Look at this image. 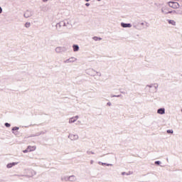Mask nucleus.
<instances>
[{"instance_id":"nucleus-1","label":"nucleus","mask_w":182,"mask_h":182,"mask_svg":"<svg viewBox=\"0 0 182 182\" xmlns=\"http://www.w3.org/2000/svg\"><path fill=\"white\" fill-rule=\"evenodd\" d=\"M168 5L170 8H173V9H178V8H180V4H178V2L170 1L168 2Z\"/></svg>"},{"instance_id":"nucleus-2","label":"nucleus","mask_w":182,"mask_h":182,"mask_svg":"<svg viewBox=\"0 0 182 182\" xmlns=\"http://www.w3.org/2000/svg\"><path fill=\"white\" fill-rule=\"evenodd\" d=\"M161 11H162L163 14H165V15H166L167 14H171V11L170 9H168V7H167V6L162 7Z\"/></svg>"},{"instance_id":"nucleus-3","label":"nucleus","mask_w":182,"mask_h":182,"mask_svg":"<svg viewBox=\"0 0 182 182\" xmlns=\"http://www.w3.org/2000/svg\"><path fill=\"white\" fill-rule=\"evenodd\" d=\"M77 119H79L78 116L73 117L69 119V123H75Z\"/></svg>"},{"instance_id":"nucleus-4","label":"nucleus","mask_w":182,"mask_h":182,"mask_svg":"<svg viewBox=\"0 0 182 182\" xmlns=\"http://www.w3.org/2000/svg\"><path fill=\"white\" fill-rule=\"evenodd\" d=\"M27 149H28V151H35L36 150V146H28L27 147Z\"/></svg>"},{"instance_id":"nucleus-5","label":"nucleus","mask_w":182,"mask_h":182,"mask_svg":"<svg viewBox=\"0 0 182 182\" xmlns=\"http://www.w3.org/2000/svg\"><path fill=\"white\" fill-rule=\"evenodd\" d=\"M16 164H18L17 162L10 163V164H7L6 167H7V168H11V167H14V166H16Z\"/></svg>"},{"instance_id":"nucleus-6","label":"nucleus","mask_w":182,"mask_h":182,"mask_svg":"<svg viewBox=\"0 0 182 182\" xmlns=\"http://www.w3.org/2000/svg\"><path fill=\"white\" fill-rule=\"evenodd\" d=\"M121 26H122V28H132V24L130 23H122Z\"/></svg>"},{"instance_id":"nucleus-7","label":"nucleus","mask_w":182,"mask_h":182,"mask_svg":"<svg viewBox=\"0 0 182 182\" xmlns=\"http://www.w3.org/2000/svg\"><path fill=\"white\" fill-rule=\"evenodd\" d=\"M157 113H159V114H164V113H165L164 109L161 108V109H158Z\"/></svg>"},{"instance_id":"nucleus-8","label":"nucleus","mask_w":182,"mask_h":182,"mask_svg":"<svg viewBox=\"0 0 182 182\" xmlns=\"http://www.w3.org/2000/svg\"><path fill=\"white\" fill-rule=\"evenodd\" d=\"M74 52H77L79 50V46L74 45L73 46Z\"/></svg>"},{"instance_id":"nucleus-9","label":"nucleus","mask_w":182,"mask_h":182,"mask_svg":"<svg viewBox=\"0 0 182 182\" xmlns=\"http://www.w3.org/2000/svg\"><path fill=\"white\" fill-rule=\"evenodd\" d=\"M168 23H170V25H173V26H176V22L174 21V20H168Z\"/></svg>"},{"instance_id":"nucleus-10","label":"nucleus","mask_w":182,"mask_h":182,"mask_svg":"<svg viewBox=\"0 0 182 182\" xmlns=\"http://www.w3.org/2000/svg\"><path fill=\"white\" fill-rule=\"evenodd\" d=\"M25 26L26 28H29V26H31V23H26Z\"/></svg>"},{"instance_id":"nucleus-11","label":"nucleus","mask_w":182,"mask_h":182,"mask_svg":"<svg viewBox=\"0 0 182 182\" xmlns=\"http://www.w3.org/2000/svg\"><path fill=\"white\" fill-rule=\"evenodd\" d=\"M93 40H94V41H101L102 38H97V37H93Z\"/></svg>"},{"instance_id":"nucleus-12","label":"nucleus","mask_w":182,"mask_h":182,"mask_svg":"<svg viewBox=\"0 0 182 182\" xmlns=\"http://www.w3.org/2000/svg\"><path fill=\"white\" fill-rule=\"evenodd\" d=\"M167 133H171V134H173V129L167 130Z\"/></svg>"},{"instance_id":"nucleus-13","label":"nucleus","mask_w":182,"mask_h":182,"mask_svg":"<svg viewBox=\"0 0 182 182\" xmlns=\"http://www.w3.org/2000/svg\"><path fill=\"white\" fill-rule=\"evenodd\" d=\"M5 126H6V127H11V124H9V123H6V124H5Z\"/></svg>"},{"instance_id":"nucleus-14","label":"nucleus","mask_w":182,"mask_h":182,"mask_svg":"<svg viewBox=\"0 0 182 182\" xmlns=\"http://www.w3.org/2000/svg\"><path fill=\"white\" fill-rule=\"evenodd\" d=\"M19 128L18 127H14L12 130L15 132V130H18Z\"/></svg>"},{"instance_id":"nucleus-15","label":"nucleus","mask_w":182,"mask_h":182,"mask_svg":"<svg viewBox=\"0 0 182 182\" xmlns=\"http://www.w3.org/2000/svg\"><path fill=\"white\" fill-rule=\"evenodd\" d=\"M23 153H29V149L27 148L26 150L23 151Z\"/></svg>"},{"instance_id":"nucleus-16","label":"nucleus","mask_w":182,"mask_h":182,"mask_svg":"<svg viewBox=\"0 0 182 182\" xmlns=\"http://www.w3.org/2000/svg\"><path fill=\"white\" fill-rule=\"evenodd\" d=\"M155 164H160V161H155Z\"/></svg>"},{"instance_id":"nucleus-17","label":"nucleus","mask_w":182,"mask_h":182,"mask_svg":"<svg viewBox=\"0 0 182 182\" xmlns=\"http://www.w3.org/2000/svg\"><path fill=\"white\" fill-rule=\"evenodd\" d=\"M70 59H73V60H75V59L73 58H70ZM70 59L68 60V62H72V60H70Z\"/></svg>"},{"instance_id":"nucleus-18","label":"nucleus","mask_w":182,"mask_h":182,"mask_svg":"<svg viewBox=\"0 0 182 182\" xmlns=\"http://www.w3.org/2000/svg\"><path fill=\"white\" fill-rule=\"evenodd\" d=\"M0 14H2V8L0 7Z\"/></svg>"},{"instance_id":"nucleus-19","label":"nucleus","mask_w":182,"mask_h":182,"mask_svg":"<svg viewBox=\"0 0 182 182\" xmlns=\"http://www.w3.org/2000/svg\"><path fill=\"white\" fill-rule=\"evenodd\" d=\"M43 1V2H48V1H49V0H42Z\"/></svg>"},{"instance_id":"nucleus-20","label":"nucleus","mask_w":182,"mask_h":182,"mask_svg":"<svg viewBox=\"0 0 182 182\" xmlns=\"http://www.w3.org/2000/svg\"><path fill=\"white\" fill-rule=\"evenodd\" d=\"M86 6H89V5H90L89 3H87L86 4Z\"/></svg>"},{"instance_id":"nucleus-21","label":"nucleus","mask_w":182,"mask_h":182,"mask_svg":"<svg viewBox=\"0 0 182 182\" xmlns=\"http://www.w3.org/2000/svg\"><path fill=\"white\" fill-rule=\"evenodd\" d=\"M86 1V2H89V1H90V0H85Z\"/></svg>"}]
</instances>
